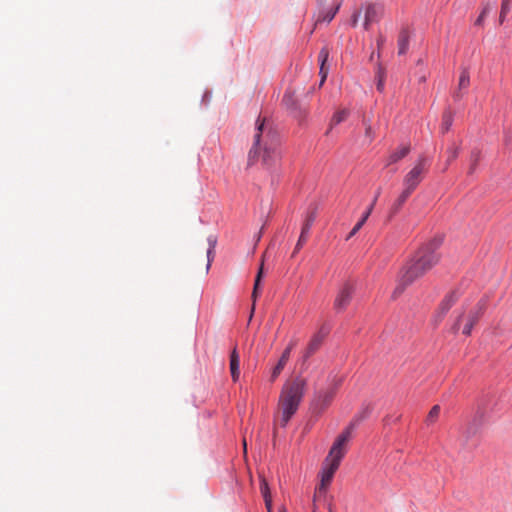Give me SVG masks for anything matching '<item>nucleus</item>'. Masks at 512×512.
Here are the masks:
<instances>
[{"label":"nucleus","mask_w":512,"mask_h":512,"mask_svg":"<svg viewBox=\"0 0 512 512\" xmlns=\"http://www.w3.org/2000/svg\"><path fill=\"white\" fill-rule=\"evenodd\" d=\"M279 138L275 131L266 129L264 120L257 121L253 144L248 153V165L260 161L262 167L270 173H276L280 165Z\"/></svg>","instance_id":"1"},{"label":"nucleus","mask_w":512,"mask_h":512,"mask_svg":"<svg viewBox=\"0 0 512 512\" xmlns=\"http://www.w3.org/2000/svg\"><path fill=\"white\" fill-rule=\"evenodd\" d=\"M441 245V239H433L423 245L415 255L402 267L399 272L397 285L393 292L396 298L403 293L407 286L422 277L439 261L436 253Z\"/></svg>","instance_id":"2"},{"label":"nucleus","mask_w":512,"mask_h":512,"mask_svg":"<svg viewBox=\"0 0 512 512\" xmlns=\"http://www.w3.org/2000/svg\"><path fill=\"white\" fill-rule=\"evenodd\" d=\"M306 380L300 377L284 384L278 401L280 424L286 426L303 398Z\"/></svg>","instance_id":"3"},{"label":"nucleus","mask_w":512,"mask_h":512,"mask_svg":"<svg viewBox=\"0 0 512 512\" xmlns=\"http://www.w3.org/2000/svg\"><path fill=\"white\" fill-rule=\"evenodd\" d=\"M488 305V297H482L477 304L465 315L464 312L459 314L455 323L452 326V331L457 333L460 330L462 321H465L462 333L469 336L472 332L474 325L479 321L481 316L484 314Z\"/></svg>","instance_id":"4"},{"label":"nucleus","mask_w":512,"mask_h":512,"mask_svg":"<svg viewBox=\"0 0 512 512\" xmlns=\"http://www.w3.org/2000/svg\"><path fill=\"white\" fill-rule=\"evenodd\" d=\"M351 432L352 427H348L336 438L324 462L339 467L340 462L346 453V445L351 438Z\"/></svg>","instance_id":"5"},{"label":"nucleus","mask_w":512,"mask_h":512,"mask_svg":"<svg viewBox=\"0 0 512 512\" xmlns=\"http://www.w3.org/2000/svg\"><path fill=\"white\" fill-rule=\"evenodd\" d=\"M425 173V158L421 157L415 166L404 176L403 190L412 194L421 183Z\"/></svg>","instance_id":"6"},{"label":"nucleus","mask_w":512,"mask_h":512,"mask_svg":"<svg viewBox=\"0 0 512 512\" xmlns=\"http://www.w3.org/2000/svg\"><path fill=\"white\" fill-rule=\"evenodd\" d=\"M459 296L460 294L457 290H452L445 295L431 317V323L434 327H437L444 320L451 307L459 299Z\"/></svg>","instance_id":"7"},{"label":"nucleus","mask_w":512,"mask_h":512,"mask_svg":"<svg viewBox=\"0 0 512 512\" xmlns=\"http://www.w3.org/2000/svg\"><path fill=\"white\" fill-rule=\"evenodd\" d=\"M354 289L349 283H345L340 289L334 301V307L338 311L344 310L350 303Z\"/></svg>","instance_id":"8"},{"label":"nucleus","mask_w":512,"mask_h":512,"mask_svg":"<svg viewBox=\"0 0 512 512\" xmlns=\"http://www.w3.org/2000/svg\"><path fill=\"white\" fill-rule=\"evenodd\" d=\"M384 12V7L381 4H367L365 7V20H364V28L367 30L369 26L378 22Z\"/></svg>","instance_id":"9"},{"label":"nucleus","mask_w":512,"mask_h":512,"mask_svg":"<svg viewBox=\"0 0 512 512\" xmlns=\"http://www.w3.org/2000/svg\"><path fill=\"white\" fill-rule=\"evenodd\" d=\"M337 469H338L337 466L327 463V462H323V466H322V470H321V481L317 487L318 493H324L327 490V487L330 485Z\"/></svg>","instance_id":"10"},{"label":"nucleus","mask_w":512,"mask_h":512,"mask_svg":"<svg viewBox=\"0 0 512 512\" xmlns=\"http://www.w3.org/2000/svg\"><path fill=\"white\" fill-rule=\"evenodd\" d=\"M379 195H380V190L377 191L375 197L373 198L371 204L369 205V207L367 208L365 213H362V218L355 224V226L352 228L350 233L347 235L346 240L351 239L363 227V225L365 224V222L371 215Z\"/></svg>","instance_id":"11"},{"label":"nucleus","mask_w":512,"mask_h":512,"mask_svg":"<svg viewBox=\"0 0 512 512\" xmlns=\"http://www.w3.org/2000/svg\"><path fill=\"white\" fill-rule=\"evenodd\" d=\"M470 85V73L468 68L463 67L460 72L459 81H458V89L455 91L453 97L455 100H460L462 98V90H466Z\"/></svg>","instance_id":"12"},{"label":"nucleus","mask_w":512,"mask_h":512,"mask_svg":"<svg viewBox=\"0 0 512 512\" xmlns=\"http://www.w3.org/2000/svg\"><path fill=\"white\" fill-rule=\"evenodd\" d=\"M334 395L335 389L319 392L315 399V405L318 406L320 410H323L332 402Z\"/></svg>","instance_id":"13"},{"label":"nucleus","mask_w":512,"mask_h":512,"mask_svg":"<svg viewBox=\"0 0 512 512\" xmlns=\"http://www.w3.org/2000/svg\"><path fill=\"white\" fill-rule=\"evenodd\" d=\"M239 365H240L239 354H238L236 348H234L230 354V372H231V376H232V379L234 382H236L240 376Z\"/></svg>","instance_id":"14"},{"label":"nucleus","mask_w":512,"mask_h":512,"mask_svg":"<svg viewBox=\"0 0 512 512\" xmlns=\"http://www.w3.org/2000/svg\"><path fill=\"white\" fill-rule=\"evenodd\" d=\"M323 340L324 339L318 333H315L304 352V359L311 357L320 348Z\"/></svg>","instance_id":"15"},{"label":"nucleus","mask_w":512,"mask_h":512,"mask_svg":"<svg viewBox=\"0 0 512 512\" xmlns=\"http://www.w3.org/2000/svg\"><path fill=\"white\" fill-rule=\"evenodd\" d=\"M409 151L410 147L407 145L399 147L388 156L386 165L388 166L400 161L409 153Z\"/></svg>","instance_id":"16"},{"label":"nucleus","mask_w":512,"mask_h":512,"mask_svg":"<svg viewBox=\"0 0 512 512\" xmlns=\"http://www.w3.org/2000/svg\"><path fill=\"white\" fill-rule=\"evenodd\" d=\"M316 216H317V206L311 205L306 213L304 224L302 226L304 233H309V231L316 219Z\"/></svg>","instance_id":"17"},{"label":"nucleus","mask_w":512,"mask_h":512,"mask_svg":"<svg viewBox=\"0 0 512 512\" xmlns=\"http://www.w3.org/2000/svg\"><path fill=\"white\" fill-rule=\"evenodd\" d=\"M338 9H339V4H336V5L332 6L331 8H329L327 11L319 12L315 24L318 25L322 22L329 23L336 15Z\"/></svg>","instance_id":"18"},{"label":"nucleus","mask_w":512,"mask_h":512,"mask_svg":"<svg viewBox=\"0 0 512 512\" xmlns=\"http://www.w3.org/2000/svg\"><path fill=\"white\" fill-rule=\"evenodd\" d=\"M328 56H329V51L326 47H323L320 52H319V60L321 61V66H320V74H321V82H320V85H322L324 83V81L326 80V77H327V74H328V70L325 68V63L328 59Z\"/></svg>","instance_id":"19"},{"label":"nucleus","mask_w":512,"mask_h":512,"mask_svg":"<svg viewBox=\"0 0 512 512\" xmlns=\"http://www.w3.org/2000/svg\"><path fill=\"white\" fill-rule=\"evenodd\" d=\"M409 34L407 30H401L398 37V54L403 55L408 50Z\"/></svg>","instance_id":"20"},{"label":"nucleus","mask_w":512,"mask_h":512,"mask_svg":"<svg viewBox=\"0 0 512 512\" xmlns=\"http://www.w3.org/2000/svg\"><path fill=\"white\" fill-rule=\"evenodd\" d=\"M348 116H349L348 109L343 108V109L336 111L331 119L329 130H331L333 126L338 125V124L342 123L343 121H345L348 118Z\"/></svg>","instance_id":"21"},{"label":"nucleus","mask_w":512,"mask_h":512,"mask_svg":"<svg viewBox=\"0 0 512 512\" xmlns=\"http://www.w3.org/2000/svg\"><path fill=\"white\" fill-rule=\"evenodd\" d=\"M410 195L411 194L409 192L402 190L401 194L395 200L391 207V213L396 214L401 209L402 205L406 202V200L410 197Z\"/></svg>","instance_id":"22"},{"label":"nucleus","mask_w":512,"mask_h":512,"mask_svg":"<svg viewBox=\"0 0 512 512\" xmlns=\"http://www.w3.org/2000/svg\"><path fill=\"white\" fill-rule=\"evenodd\" d=\"M440 410L441 409H440L439 405H434L431 408V410L429 411V413H428V415L426 417V420H425L427 425H432V424H434L437 421V419H438V417L440 415Z\"/></svg>","instance_id":"23"},{"label":"nucleus","mask_w":512,"mask_h":512,"mask_svg":"<svg viewBox=\"0 0 512 512\" xmlns=\"http://www.w3.org/2000/svg\"><path fill=\"white\" fill-rule=\"evenodd\" d=\"M452 123H453L452 113L450 111L444 112L443 117H442V125H441L442 132L443 133L447 132L450 129V127L452 126Z\"/></svg>","instance_id":"24"},{"label":"nucleus","mask_w":512,"mask_h":512,"mask_svg":"<svg viewBox=\"0 0 512 512\" xmlns=\"http://www.w3.org/2000/svg\"><path fill=\"white\" fill-rule=\"evenodd\" d=\"M208 242H209V248L207 250V271L209 270L210 266H211V263L213 261V258H214V249H215V245H216V239L210 237L208 239Z\"/></svg>","instance_id":"25"},{"label":"nucleus","mask_w":512,"mask_h":512,"mask_svg":"<svg viewBox=\"0 0 512 512\" xmlns=\"http://www.w3.org/2000/svg\"><path fill=\"white\" fill-rule=\"evenodd\" d=\"M263 266H264V262L262 261L261 265L259 267L258 273L256 275V278H255L254 288H253V292H252V298H253L254 301H255V299L257 297L260 281H261L262 276H263Z\"/></svg>","instance_id":"26"},{"label":"nucleus","mask_w":512,"mask_h":512,"mask_svg":"<svg viewBox=\"0 0 512 512\" xmlns=\"http://www.w3.org/2000/svg\"><path fill=\"white\" fill-rule=\"evenodd\" d=\"M260 492L264 500L272 498L268 482L263 476H260Z\"/></svg>","instance_id":"27"},{"label":"nucleus","mask_w":512,"mask_h":512,"mask_svg":"<svg viewBox=\"0 0 512 512\" xmlns=\"http://www.w3.org/2000/svg\"><path fill=\"white\" fill-rule=\"evenodd\" d=\"M511 4H512V0H502L501 11H500V16H499L500 23L504 22L506 15L510 11Z\"/></svg>","instance_id":"28"},{"label":"nucleus","mask_w":512,"mask_h":512,"mask_svg":"<svg viewBox=\"0 0 512 512\" xmlns=\"http://www.w3.org/2000/svg\"><path fill=\"white\" fill-rule=\"evenodd\" d=\"M287 364V362L283 359H279L278 363L276 364V366L273 368L272 370V373H271V381H275V379L280 375V373L282 372V370L284 369L285 365Z\"/></svg>","instance_id":"29"},{"label":"nucleus","mask_w":512,"mask_h":512,"mask_svg":"<svg viewBox=\"0 0 512 512\" xmlns=\"http://www.w3.org/2000/svg\"><path fill=\"white\" fill-rule=\"evenodd\" d=\"M376 77H377L376 88L379 92H382L384 90L385 73L381 67L378 68Z\"/></svg>","instance_id":"30"},{"label":"nucleus","mask_w":512,"mask_h":512,"mask_svg":"<svg viewBox=\"0 0 512 512\" xmlns=\"http://www.w3.org/2000/svg\"><path fill=\"white\" fill-rule=\"evenodd\" d=\"M480 160V152L479 151H472L471 153V165H470V168H469V171L468 173L469 174H473L476 170V166L478 164Z\"/></svg>","instance_id":"31"},{"label":"nucleus","mask_w":512,"mask_h":512,"mask_svg":"<svg viewBox=\"0 0 512 512\" xmlns=\"http://www.w3.org/2000/svg\"><path fill=\"white\" fill-rule=\"evenodd\" d=\"M308 234L309 233H304V230L302 229L301 230V234H300V237L296 243V246H295V249H294V252H293V256L302 248L303 244L306 242L307 238H308Z\"/></svg>","instance_id":"32"},{"label":"nucleus","mask_w":512,"mask_h":512,"mask_svg":"<svg viewBox=\"0 0 512 512\" xmlns=\"http://www.w3.org/2000/svg\"><path fill=\"white\" fill-rule=\"evenodd\" d=\"M447 154H448L447 162L449 164L450 162L454 161L458 157L459 148L457 146H451L448 148Z\"/></svg>","instance_id":"33"},{"label":"nucleus","mask_w":512,"mask_h":512,"mask_svg":"<svg viewBox=\"0 0 512 512\" xmlns=\"http://www.w3.org/2000/svg\"><path fill=\"white\" fill-rule=\"evenodd\" d=\"M365 124V137L368 139V142L371 143L375 137V133L372 130V127L369 123L364 121Z\"/></svg>","instance_id":"34"},{"label":"nucleus","mask_w":512,"mask_h":512,"mask_svg":"<svg viewBox=\"0 0 512 512\" xmlns=\"http://www.w3.org/2000/svg\"><path fill=\"white\" fill-rule=\"evenodd\" d=\"M330 332V328L327 326V325H322L320 327V329L317 331V333L323 338L325 339L326 336L329 334Z\"/></svg>","instance_id":"35"},{"label":"nucleus","mask_w":512,"mask_h":512,"mask_svg":"<svg viewBox=\"0 0 512 512\" xmlns=\"http://www.w3.org/2000/svg\"><path fill=\"white\" fill-rule=\"evenodd\" d=\"M291 351H292V350H290V349L286 348V349L283 351V353H282V355H281V357H280V358H281V359H283V360H285L286 362H288V360H289V358H290Z\"/></svg>","instance_id":"36"},{"label":"nucleus","mask_w":512,"mask_h":512,"mask_svg":"<svg viewBox=\"0 0 512 512\" xmlns=\"http://www.w3.org/2000/svg\"><path fill=\"white\" fill-rule=\"evenodd\" d=\"M264 502H265V506L267 508V512H273L272 511V498L265 499Z\"/></svg>","instance_id":"37"},{"label":"nucleus","mask_w":512,"mask_h":512,"mask_svg":"<svg viewBox=\"0 0 512 512\" xmlns=\"http://www.w3.org/2000/svg\"><path fill=\"white\" fill-rule=\"evenodd\" d=\"M359 17H360V12H357L353 15L352 17V25L355 27L358 23V20H359Z\"/></svg>","instance_id":"38"},{"label":"nucleus","mask_w":512,"mask_h":512,"mask_svg":"<svg viewBox=\"0 0 512 512\" xmlns=\"http://www.w3.org/2000/svg\"><path fill=\"white\" fill-rule=\"evenodd\" d=\"M296 345H297V340L292 339L286 348L293 350L296 347Z\"/></svg>","instance_id":"39"},{"label":"nucleus","mask_w":512,"mask_h":512,"mask_svg":"<svg viewBox=\"0 0 512 512\" xmlns=\"http://www.w3.org/2000/svg\"><path fill=\"white\" fill-rule=\"evenodd\" d=\"M484 18V13H481L478 19L476 20V24H480Z\"/></svg>","instance_id":"40"},{"label":"nucleus","mask_w":512,"mask_h":512,"mask_svg":"<svg viewBox=\"0 0 512 512\" xmlns=\"http://www.w3.org/2000/svg\"><path fill=\"white\" fill-rule=\"evenodd\" d=\"M290 98H291V97H290V95L285 94V95H284V97H283V101H284L286 104H288V103H289Z\"/></svg>","instance_id":"41"},{"label":"nucleus","mask_w":512,"mask_h":512,"mask_svg":"<svg viewBox=\"0 0 512 512\" xmlns=\"http://www.w3.org/2000/svg\"><path fill=\"white\" fill-rule=\"evenodd\" d=\"M489 12V7H485L481 13H484V17Z\"/></svg>","instance_id":"42"},{"label":"nucleus","mask_w":512,"mask_h":512,"mask_svg":"<svg viewBox=\"0 0 512 512\" xmlns=\"http://www.w3.org/2000/svg\"><path fill=\"white\" fill-rule=\"evenodd\" d=\"M279 512H287V509H286L285 507H281V508L279 509Z\"/></svg>","instance_id":"43"},{"label":"nucleus","mask_w":512,"mask_h":512,"mask_svg":"<svg viewBox=\"0 0 512 512\" xmlns=\"http://www.w3.org/2000/svg\"><path fill=\"white\" fill-rule=\"evenodd\" d=\"M243 446H244V453H246V440H243Z\"/></svg>","instance_id":"44"},{"label":"nucleus","mask_w":512,"mask_h":512,"mask_svg":"<svg viewBox=\"0 0 512 512\" xmlns=\"http://www.w3.org/2000/svg\"><path fill=\"white\" fill-rule=\"evenodd\" d=\"M380 44H383V39H380V40L378 41V45H380Z\"/></svg>","instance_id":"45"},{"label":"nucleus","mask_w":512,"mask_h":512,"mask_svg":"<svg viewBox=\"0 0 512 512\" xmlns=\"http://www.w3.org/2000/svg\"><path fill=\"white\" fill-rule=\"evenodd\" d=\"M319 1H320V3H321L323 0H319Z\"/></svg>","instance_id":"46"}]
</instances>
